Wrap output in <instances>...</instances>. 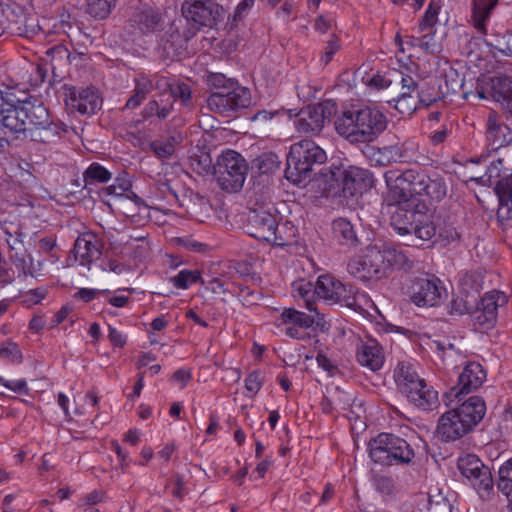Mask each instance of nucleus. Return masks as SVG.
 I'll use <instances>...</instances> for the list:
<instances>
[{
    "instance_id": "1",
    "label": "nucleus",
    "mask_w": 512,
    "mask_h": 512,
    "mask_svg": "<svg viewBox=\"0 0 512 512\" xmlns=\"http://www.w3.org/2000/svg\"><path fill=\"white\" fill-rule=\"evenodd\" d=\"M338 106L333 100L309 105L296 114L291 111L278 110L268 112L260 111L253 115L252 121L264 124L268 120L274 121L272 125H293L298 128H324L334 119V128H385L387 121L384 114L376 108L364 107L360 109L344 110L337 116Z\"/></svg>"
},
{
    "instance_id": "2",
    "label": "nucleus",
    "mask_w": 512,
    "mask_h": 512,
    "mask_svg": "<svg viewBox=\"0 0 512 512\" xmlns=\"http://www.w3.org/2000/svg\"><path fill=\"white\" fill-rule=\"evenodd\" d=\"M391 227L400 236L429 241L437 234L433 216L425 202L410 199L399 203L390 218Z\"/></svg>"
},
{
    "instance_id": "3",
    "label": "nucleus",
    "mask_w": 512,
    "mask_h": 512,
    "mask_svg": "<svg viewBox=\"0 0 512 512\" xmlns=\"http://www.w3.org/2000/svg\"><path fill=\"white\" fill-rule=\"evenodd\" d=\"M206 82L209 87L218 90L207 99V107L212 112L229 117L232 112L247 107L251 102L250 91L222 73H210Z\"/></svg>"
},
{
    "instance_id": "4",
    "label": "nucleus",
    "mask_w": 512,
    "mask_h": 512,
    "mask_svg": "<svg viewBox=\"0 0 512 512\" xmlns=\"http://www.w3.org/2000/svg\"><path fill=\"white\" fill-rule=\"evenodd\" d=\"M326 152L314 141L303 139L291 145L285 177L295 185H305L312 178L314 167L326 162Z\"/></svg>"
},
{
    "instance_id": "5",
    "label": "nucleus",
    "mask_w": 512,
    "mask_h": 512,
    "mask_svg": "<svg viewBox=\"0 0 512 512\" xmlns=\"http://www.w3.org/2000/svg\"><path fill=\"white\" fill-rule=\"evenodd\" d=\"M213 171L217 184L223 191L236 193L244 185L248 164L240 153L227 149L217 157Z\"/></svg>"
},
{
    "instance_id": "6",
    "label": "nucleus",
    "mask_w": 512,
    "mask_h": 512,
    "mask_svg": "<svg viewBox=\"0 0 512 512\" xmlns=\"http://www.w3.org/2000/svg\"><path fill=\"white\" fill-rule=\"evenodd\" d=\"M341 137L348 143L359 147L364 155L378 166H386L400 158V148L397 145L377 148L373 142L382 130H338Z\"/></svg>"
},
{
    "instance_id": "7",
    "label": "nucleus",
    "mask_w": 512,
    "mask_h": 512,
    "mask_svg": "<svg viewBox=\"0 0 512 512\" xmlns=\"http://www.w3.org/2000/svg\"><path fill=\"white\" fill-rule=\"evenodd\" d=\"M457 467L477 491L482 500H490L494 495V480L491 470L475 454H465L458 458Z\"/></svg>"
},
{
    "instance_id": "8",
    "label": "nucleus",
    "mask_w": 512,
    "mask_h": 512,
    "mask_svg": "<svg viewBox=\"0 0 512 512\" xmlns=\"http://www.w3.org/2000/svg\"><path fill=\"white\" fill-rule=\"evenodd\" d=\"M309 314L298 311L295 308H285L280 314L282 324L286 325L285 335L297 339L306 340L310 338L309 333L305 330L311 328L314 324L321 325L323 316L319 313L316 302L314 300H306L305 306Z\"/></svg>"
},
{
    "instance_id": "9",
    "label": "nucleus",
    "mask_w": 512,
    "mask_h": 512,
    "mask_svg": "<svg viewBox=\"0 0 512 512\" xmlns=\"http://www.w3.org/2000/svg\"><path fill=\"white\" fill-rule=\"evenodd\" d=\"M181 12L188 22H192L198 29L205 27L215 28L225 18L226 11L215 0H184Z\"/></svg>"
},
{
    "instance_id": "10",
    "label": "nucleus",
    "mask_w": 512,
    "mask_h": 512,
    "mask_svg": "<svg viewBox=\"0 0 512 512\" xmlns=\"http://www.w3.org/2000/svg\"><path fill=\"white\" fill-rule=\"evenodd\" d=\"M145 130H126L125 134H120L122 138L133 143L134 146L141 148L143 151L150 150L158 158H168L173 155L175 148L183 140L180 133L176 130H166V133L152 139L146 137Z\"/></svg>"
},
{
    "instance_id": "11",
    "label": "nucleus",
    "mask_w": 512,
    "mask_h": 512,
    "mask_svg": "<svg viewBox=\"0 0 512 512\" xmlns=\"http://www.w3.org/2000/svg\"><path fill=\"white\" fill-rule=\"evenodd\" d=\"M469 96L492 99L500 103L502 108L512 116V76L499 75L483 79L477 84L475 94H463L465 99Z\"/></svg>"
},
{
    "instance_id": "12",
    "label": "nucleus",
    "mask_w": 512,
    "mask_h": 512,
    "mask_svg": "<svg viewBox=\"0 0 512 512\" xmlns=\"http://www.w3.org/2000/svg\"><path fill=\"white\" fill-rule=\"evenodd\" d=\"M348 272L360 280H378L387 276L382 250L367 247L362 256L351 259L347 264Z\"/></svg>"
},
{
    "instance_id": "13",
    "label": "nucleus",
    "mask_w": 512,
    "mask_h": 512,
    "mask_svg": "<svg viewBox=\"0 0 512 512\" xmlns=\"http://www.w3.org/2000/svg\"><path fill=\"white\" fill-rule=\"evenodd\" d=\"M195 35L191 28L180 29L172 23L161 38L159 50L161 56L167 60H180L187 54L188 41Z\"/></svg>"
},
{
    "instance_id": "14",
    "label": "nucleus",
    "mask_w": 512,
    "mask_h": 512,
    "mask_svg": "<svg viewBox=\"0 0 512 512\" xmlns=\"http://www.w3.org/2000/svg\"><path fill=\"white\" fill-rule=\"evenodd\" d=\"M419 173L413 169L405 171L391 169L384 173L386 186L399 203L410 199H418L415 196V191Z\"/></svg>"
},
{
    "instance_id": "15",
    "label": "nucleus",
    "mask_w": 512,
    "mask_h": 512,
    "mask_svg": "<svg viewBox=\"0 0 512 512\" xmlns=\"http://www.w3.org/2000/svg\"><path fill=\"white\" fill-rule=\"evenodd\" d=\"M313 293L330 304L344 303L347 307H352L355 304L351 287H347L329 274L318 277Z\"/></svg>"
},
{
    "instance_id": "16",
    "label": "nucleus",
    "mask_w": 512,
    "mask_h": 512,
    "mask_svg": "<svg viewBox=\"0 0 512 512\" xmlns=\"http://www.w3.org/2000/svg\"><path fill=\"white\" fill-rule=\"evenodd\" d=\"M67 91L65 103L70 113L78 112L81 115L91 116L100 109L102 99L95 88L71 87Z\"/></svg>"
},
{
    "instance_id": "17",
    "label": "nucleus",
    "mask_w": 512,
    "mask_h": 512,
    "mask_svg": "<svg viewBox=\"0 0 512 512\" xmlns=\"http://www.w3.org/2000/svg\"><path fill=\"white\" fill-rule=\"evenodd\" d=\"M506 303V296L498 291L486 293L471 312L475 325L482 329L494 327L497 321L498 308Z\"/></svg>"
},
{
    "instance_id": "18",
    "label": "nucleus",
    "mask_w": 512,
    "mask_h": 512,
    "mask_svg": "<svg viewBox=\"0 0 512 512\" xmlns=\"http://www.w3.org/2000/svg\"><path fill=\"white\" fill-rule=\"evenodd\" d=\"M446 295V289L436 278H416L411 286V300L417 306H438Z\"/></svg>"
},
{
    "instance_id": "19",
    "label": "nucleus",
    "mask_w": 512,
    "mask_h": 512,
    "mask_svg": "<svg viewBox=\"0 0 512 512\" xmlns=\"http://www.w3.org/2000/svg\"><path fill=\"white\" fill-rule=\"evenodd\" d=\"M486 373L483 367L476 362L468 363L463 371L459 374L458 383L445 394L447 398H458L461 395L469 394L478 389L484 382Z\"/></svg>"
},
{
    "instance_id": "20",
    "label": "nucleus",
    "mask_w": 512,
    "mask_h": 512,
    "mask_svg": "<svg viewBox=\"0 0 512 512\" xmlns=\"http://www.w3.org/2000/svg\"><path fill=\"white\" fill-rule=\"evenodd\" d=\"M280 217L277 213H272L263 207L251 209L247 216L248 234L258 240L265 241L271 236V231L275 227Z\"/></svg>"
},
{
    "instance_id": "21",
    "label": "nucleus",
    "mask_w": 512,
    "mask_h": 512,
    "mask_svg": "<svg viewBox=\"0 0 512 512\" xmlns=\"http://www.w3.org/2000/svg\"><path fill=\"white\" fill-rule=\"evenodd\" d=\"M472 430L456 408L447 411L438 420L437 433L445 442L458 440Z\"/></svg>"
},
{
    "instance_id": "22",
    "label": "nucleus",
    "mask_w": 512,
    "mask_h": 512,
    "mask_svg": "<svg viewBox=\"0 0 512 512\" xmlns=\"http://www.w3.org/2000/svg\"><path fill=\"white\" fill-rule=\"evenodd\" d=\"M19 102L13 93H5L0 105V128H26L30 114L28 109L17 105Z\"/></svg>"
},
{
    "instance_id": "23",
    "label": "nucleus",
    "mask_w": 512,
    "mask_h": 512,
    "mask_svg": "<svg viewBox=\"0 0 512 512\" xmlns=\"http://www.w3.org/2000/svg\"><path fill=\"white\" fill-rule=\"evenodd\" d=\"M342 171L341 187L345 197H353L372 188L373 175L369 170L349 166Z\"/></svg>"
},
{
    "instance_id": "24",
    "label": "nucleus",
    "mask_w": 512,
    "mask_h": 512,
    "mask_svg": "<svg viewBox=\"0 0 512 512\" xmlns=\"http://www.w3.org/2000/svg\"><path fill=\"white\" fill-rule=\"evenodd\" d=\"M75 261L81 266L90 269V265L101 255V245L94 233L88 232L80 235L74 243L72 250Z\"/></svg>"
},
{
    "instance_id": "25",
    "label": "nucleus",
    "mask_w": 512,
    "mask_h": 512,
    "mask_svg": "<svg viewBox=\"0 0 512 512\" xmlns=\"http://www.w3.org/2000/svg\"><path fill=\"white\" fill-rule=\"evenodd\" d=\"M447 184L442 175L437 172L427 175L419 173L416 183L415 196H426L433 201H441L447 195Z\"/></svg>"
},
{
    "instance_id": "26",
    "label": "nucleus",
    "mask_w": 512,
    "mask_h": 512,
    "mask_svg": "<svg viewBox=\"0 0 512 512\" xmlns=\"http://www.w3.org/2000/svg\"><path fill=\"white\" fill-rule=\"evenodd\" d=\"M393 436L391 433H380L369 441V457L374 463L393 466Z\"/></svg>"
},
{
    "instance_id": "27",
    "label": "nucleus",
    "mask_w": 512,
    "mask_h": 512,
    "mask_svg": "<svg viewBox=\"0 0 512 512\" xmlns=\"http://www.w3.org/2000/svg\"><path fill=\"white\" fill-rule=\"evenodd\" d=\"M356 359L361 366L376 372L383 367L385 355L382 346L375 339H369L358 347Z\"/></svg>"
},
{
    "instance_id": "28",
    "label": "nucleus",
    "mask_w": 512,
    "mask_h": 512,
    "mask_svg": "<svg viewBox=\"0 0 512 512\" xmlns=\"http://www.w3.org/2000/svg\"><path fill=\"white\" fill-rule=\"evenodd\" d=\"M408 401L423 411H433L439 406L438 392L422 380L417 388L409 389L404 394Z\"/></svg>"
},
{
    "instance_id": "29",
    "label": "nucleus",
    "mask_w": 512,
    "mask_h": 512,
    "mask_svg": "<svg viewBox=\"0 0 512 512\" xmlns=\"http://www.w3.org/2000/svg\"><path fill=\"white\" fill-rule=\"evenodd\" d=\"M132 21L143 33H154L164 27L160 11L151 6L137 8L133 13Z\"/></svg>"
},
{
    "instance_id": "30",
    "label": "nucleus",
    "mask_w": 512,
    "mask_h": 512,
    "mask_svg": "<svg viewBox=\"0 0 512 512\" xmlns=\"http://www.w3.org/2000/svg\"><path fill=\"white\" fill-rule=\"evenodd\" d=\"M494 192L498 198V220H512V176L500 179L494 187Z\"/></svg>"
},
{
    "instance_id": "31",
    "label": "nucleus",
    "mask_w": 512,
    "mask_h": 512,
    "mask_svg": "<svg viewBox=\"0 0 512 512\" xmlns=\"http://www.w3.org/2000/svg\"><path fill=\"white\" fill-rule=\"evenodd\" d=\"M393 377L395 383L402 394H406L409 389L417 388L422 383L414 366L409 362H400L394 369Z\"/></svg>"
},
{
    "instance_id": "32",
    "label": "nucleus",
    "mask_w": 512,
    "mask_h": 512,
    "mask_svg": "<svg viewBox=\"0 0 512 512\" xmlns=\"http://www.w3.org/2000/svg\"><path fill=\"white\" fill-rule=\"evenodd\" d=\"M456 409L460 416H462L473 429L483 419L486 413V404L481 397L471 396L456 407Z\"/></svg>"
},
{
    "instance_id": "33",
    "label": "nucleus",
    "mask_w": 512,
    "mask_h": 512,
    "mask_svg": "<svg viewBox=\"0 0 512 512\" xmlns=\"http://www.w3.org/2000/svg\"><path fill=\"white\" fill-rule=\"evenodd\" d=\"M382 250L386 273L393 269H403L410 271L414 267V261L400 248L390 245H384Z\"/></svg>"
},
{
    "instance_id": "34",
    "label": "nucleus",
    "mask_w": 512,
    "mask_h": 512,
    "mask_svg": "<svg viewBox=\"0 0 512 512\" xmlns=\"http://www.w3.org/2000/svg\"><path fill=\"white\" fill-rule=\"evenodd\" d=\"M332 234L342 246L356 247L359 244L355 228L346 218H337L332 222Z\"/></svg>"
},
{
    "instance_id": "35",
    "label": "nucleus",
    "mask_w": 512,
    "mask_h": 512,
    "mask_svg": "<svg viewBox=\"0 0 512 512\" xmlns=\"http://www.w3.org/2000/svg\"><path fill=\"white\" fill-rule=\"evenodd\" d=\"M297 236V228L290 221H277L275 227L271 231V236L265 240L276 246L284 247L295 242Z\"/></svg>"
},
{
    "instance_id": "36",
    "label": "nucleus",
    "mask_w": 512,
    "mask_h": 512,
    "mask_svg": "<svg viewBox=\"0 0 512 512\" xmlns=\"http://www.w3.org/2000/svg\"><path fill=\"white\" fill-rule=\"evenodd\" d=\"M497 4L498 0H472V21L479 33H486V21Z\"/></svg>"
},
{
    "instance_id": "37",
    "label": "nucleus",
    "mask_w": 512,
    "mask_h": 512,
    "mask_svg": "<svg viewBox=\"0 0 512 512\" xmlns=\"http://www.w3.org/2000/svg\"><path fill=\"white\" fill-rule=\"evenodd\" d=\"M342 170L341 166L335 164L320 169L316 179L320 182L319 187L324 193H331L336 188L340 187V180L343 174Z\"/></svg>"
},
{
    "instance_id": "38",
    "label": "nucleus",
    "mask_w": 512,
    "mask_h": 512,
    "mask_svg": "<svg viewBox=\"0 0 512 512\" xmlns=\"http://www.w3.org/2000/svg\"><path fill=\"white\" fill-rule=\"evenodd\" d=\"M134 82V93L130 96L125 105L127 109L137 108L153 89V80L145 74H138Z\"/></svg>"
},
{
    "instance_id": "39",
    "label": "nucleus",
    "mask_w": 512,
    "mask_h": 512,
    "mask_svg": "<svg viewBox=\"0 0 512 512\" xmlns=\"http://www.w3.org/2000/svg\"><path fill=\"white\" fill-rule=\"evenodd\" d=\"M393 466L410 465L415 458V450L413 446L405 439L393 436Z\"/></svg>"
},
{
    "instance_id": "40",
    "label": "nucleus",
    "mask_w": 512,
    "mask_h": 512,
    "mask_svg": "<svg viewBox=\"0 0 512 512\" xmlns=\"http://www.w3.org/2000/svg\"><path fill=\"white\" fill-rule=\"evenodd\" d=\"M496 485L503 495L512 498V457L499 467Z\"/></svg>"
},
{
    "instance_id": "41",
    "label": "nucleus",
    "mask_w": 512,
    "mask_h": 512,
    "mask_svg": "<svg viewBox=\"0 0 512 512\" xmlns=\"http://www.w3.org/2000/svg\"><path fill=\"white\" fill-rule=\"evenodd\" d=\"M486 141L491 151L512 144V130H486Z\"/></svg>"
},
{
    "instance_id": "42",
    "label": "nucleus",
    "mask_w": 512,
    "mask_h": 512,
    "mask_svg": "<svg viewBox=\"0 0 512 512\" xmlns=\"http://www.w3.org/2000/svg\"><path fill=\"white\" fill-rule=\"evenodd\" d=\"M279 158L276 153H262L253 160V167L259 174H270L279 168Z\"/></svg>"
},
{
    "instance_id": "43",
    "label": "nucleus",
    "mask_w": 512,
    "mask_h": 512,
    "mask_svg": "<svg viewBox=\"0 0 512 512\" xmlns=\"http://www.w3.org/2000/svg\"><path fill=\"white\" fill-rule=\"evenodd\" d=\"M86 185L107 183L111 179V173L99 163H92L83 174Z\"/></svg>"
},
{
    "instance_id": "44",
    "label": "nucleus",
    "mask_w": 512,
    "mask_h": 512,
    "mask_svg": "<svg viewBox=\"0 0 512 512\" xmlns=\"http://www.w3.org/2000/svg\"><path fill=\"white\" fill-rule=\"evenodd\" d=\"M9 259L18 269V271L22 273L24 276L32 274L31 268L33 264V259L30 256V254H28L25 247L21 248V250L9 251Z\"/></svg>"
},
{
    "instance_id": "45",
    "label": "nucleus",
    "mask_w": 512,
    "mask_h": 512,
    "mask_svg": "<svg viewBox=\"0 0 512 512\" xmlns=\"http://www.w3.org/2000/svg\"><path fill=\"white\" fill-rule=\"evenodd\" d=\"M201 278L199 270L183 269L179 273L170 278V282L178 289H188L192 284Z\"/></svg>"
},
{
    "instance_id": "46",
    "label": "nucleus",
    "mask_w": 512,
    "mask_h": 512,
    "mask_svg": "<svg viewBox=\"0 0 512 512\" xmlns=\"http://www.w3.org/2000/svg\"><path fill=\"white\" fill-rule=\"evenodd\" d=\"M30 116L27 119L26 128H46L49 123L48 111L43 106H35L28 110Z\"/></svg>"
},
{
    "instance_id": "47",
    "label": "nucleus",
    "mask_w": 512,
    "mask_h": 512,
    "mask_svg": "<svg viewBox=\"0 0 512 512\" xmlns=\"http://www.w3.org/2000/svg\"><path fill=\"white\" fill-rule=\"evenodd\" d=\"M440 4L434 0H432L428 8L422 17V20L419 23L418 32L424 33L427 30H431L434 28V25L437 23L438 20V14L440 11Z\"/></svg>"
},
{
    "instance_id": "48",
    "label": "nucleus",
    "mask_w": 512,
    "mask_h": 512,
    "mask_svg": "<svg viewBox=\"0 0 512 512\" xmlns=\"http://www.w3.org/2000/svg\"><path fill=\"white\" fill-rule=\"evenodd\" d=\"M87 12L95 18H106L110 12L114 0H86Z\"/></svg>"
},
{
    "instance_id": "49",
    "label": "nucleus",
    "mask_w": 512,
    "mask_h": 512,
    "mask_svg": "<svg viewBox=\"0 0 512 512\" xmlns=\"http://www.w3.org/2000/svg\"><path fill=\"white\" fill-rule=\"evenodd\" d=\"M416 41L417 45L420 49H422L425 53L434 54L440 51V46L435 39V30H427L424 33H420Z\"/></svg>"
},
{
    "instance_id": "50",
    "label": "nucleus",
    "mask_w": 512,
    "mask_h": 512,
    "mask_svg": "<svg viewBox=\"0 0 512 512\" xmlns=\"http://www.w3.org/2000/svg\"><path fill=\"white\" fill-rule=\"evenodd\" d=\"M20 135L27 137V130H0V153L6 152Z\"/></svg>"
},
{
    "instance_id": "51",
    "label": "nucleus",
    "mask_w": 512,
    "mask_h": 512,
    "mask_svg": "<svg viewBox=\"0 0 512 512\" xmlns=\"http://www.w3.org/2000/svg\"><path fill=\"white\" fill-rule=\"evenodd\" d=\"M264 384V376L261 371L255 370L248 374L245 379V388L248 392L255 395Z\"/></svg>"
},
{
    "instance_id": "52",
    "label": "nucleus",
    "mask_w": 512,
    "mask_h": 512,
    "mask_svg": "<svg viewBox=\"0 0 512 512\" xmlns=\"http://www.w3.org/2000/svg\"><path fill=\"white\" fill-rule=\"evenodd\" d=\"M419 102L429 106L439 99L438 92L436 91L435 85H424L421 86L416 94Z\"/></svg>"
},
{
    "instance_id": "53",
    "label": "nucleus",
    "mask_w": 512,
    "mask_h": 512,
    "mask_svg": "<svg viewBox=\"0 0 512 512\" xmlns=\"http://www.w3.org/2000/svg\"><path fill=\"white\" fill-rule=\"evenodd\" d=\"M373 485L375 489L383 495H390L394 490L393 479L385 475H374Z\"/></svg>"
},
{
    "instance_id": "54",
    "label": "nucleus",
    "mask_w": 512,
    "mask_h": 512,
    "mask_svg": "<svg viewBox=\"0 0 512 512\" xmlns=\"http://www.w3.org/2000/svg\"><path fill=\"white\" fill-rule=\"evenodd\" d=\"M401 84H402V92L399 96L398 103H402L407 98L412 97V93L417 94V91L419 89L416 81L409 75L402 76Z\"/></svg>"
},
{
    "instance_id": "55",
    "label": "nucleus",
    "mask_w": 512,
    "mask_h": 512,
    "mask_svg": "<svg viewBox=\"0 0 512 512\" xmlns=\"http://www.w3.org/2000/svg\"><path fill=\"white\" fill-rule=\"evenodd\" d=\"M0 383L14 393L27 395L29 388L25 379H6L0 376Z\"/></svg>"
},
{
    "instance_id": "56",
    "label": "nucleus",
    "mask_w": 512,
    "mask_h": 512,
    "mask_svg": "<svg viewBox=\"0 0 512 512\" xmlns=\"http://www.w3.org/2000/svg\"><path fill=\"white\" fill-rule=\"evenodd\" d=\"M171 96L175 99L181 100L185 106L191 103V88L186 83H179L175 87L170 88Z\"/></svg>"
},
{
    "instance_id": "57",
    "label": "nucleus",
    "mask_w": 512,
    "mask_h": 512,
    "mask_svg": "<svg viewBox=\"0 0 512 512\" xmlns=\"http://www.w3.org/2000/svg\"><path fill=\"white\" fill-rule=\"evenodd\" d=\"M461 285L463 286L466 292L470 290L479 292L482 289V280L479 274L471 272L466 273L460 280Z\"/></svg>"
},
{
    "instance_id": "58",
    "label": "nucleus",
    "mask_w": 512,
    "mask_h": 512,
    "mask_svg": "<svg viewBox=\"0 0 512 512\" xmlns=\"http://www.w3.org/2000/svg\"><path fill=\"white\" fill-rule=\"evenodd\" d=\"M439 238L444 242V244H450L456 242L460 238V234L457 229L451 224H444L438 230Z\"/></svg>"
},
{
    "instance_id": "59",
    "label": "nucleus",
    "mask_w": 512,
    "mask_h": 512,
    "mask_svg": "<svg viewBox=\"0 0 512 512\" xmlns=\"http://www.w3.org/2000/svg\"><path fill=\"white\" fill-rule=\"evenodd\" d=\"M0 357L9 360H18L21 358L19 346L14 342H6L0 348Z\"/></svg>"
},
{
    "instance_id": "60",
    "label": "nucleus",
    "mask_w": 512,
    "mask_h": 512,
    "mask_svg": "<svg viewBox=\"0 0 512 512\" xmlns=\"http://www.w3.org/2000/svg\"><path fill=\"white\" fill-rule=\"evenodd\" d=\"M106 492L104 490H93L80 500V506H92L106 500Z\"/></svg>"
},
{
    "instance_id": "61",
    "label": "nucleus",
    "mask_w": 512,
    "mask_h": 512,
    "mask_svg": "<svg viewBox=\"0 0 512 512\" xmlns=\"http://www.w3.org/2000/svg\"><path fill=\"white\" fill-rule=\"evenodd\" d=\"M179 243L188 251L204 253L208 251L209 246L203 242H199L192 237L180 238Z\"/></svg>"
},
{
    "instance_id": "62",
    "label": "nucleus",
    "mask_w": 512,
    "mask_h": 512,
    "mask_svg": "<svg viewBox=\"0 0 512 512\" xmlns=\"http://www.w3.org/2000/svg\"><path fill=\"white\" fill-rule=\"evenodd\" d=\"M338 49L339 44L337 43V37L333 34L330 40L327 42L325 52L321 57V61L324 65H327L331 61L333 55L338 51Z\"/></svg>"
},
{
    "instance_id": "63",
    "label": "nucleus",
    "mask_w": 512,
    "mask_h": 512,
    "mask_svg": "<svg viewBox=\"0 0 512 512\" xmlns=\"http://www.w3.org/2000/svg\"><path fill=\"white\" fill-rule=\"evenodd\" d=\"M109 291L108 290H97V289H89V288H81L79 289L74 297L77 298V299H80L82 300L83 302H90L92 301L97 294H108Z\"/></svg>"
},
{
    "instance_id": "64",
    "label": "nucleus",
    "mask_w": 512,
    "mask_h": 512,
    "mask_svg": "<svg viewBox=\"0 0 512 512\" xmlns=\"http://www.w3.org/2000/svg\"><path fill=\"white\" fill-rule=\"evenodd\" d=\"M255 0H242L236 7L233 15V23H236L238 21H241L245 15L247 14L248 10L252 8L254 5Z\"/></svg>"
}]
</instances>
